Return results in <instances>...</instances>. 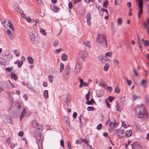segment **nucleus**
Returning <instances> with one entry per match:
<instances>
[{
  "label": "nucleus",
  "mask_w": 149,
  "mask_h": 149,
  "mask_svg": "<svg viewBox=\"0 0 149 149\" xmlns=\"http://www.w3.org/2000/svg\"><path fill=\"white\" fill-rule=\"evenodd\" d=\"M36 32L35 30L33 28H30L28 31V35L30 40L35 43H39L40 38L39 36H36Z\"/></svg>",
  "instance_id": "nucleus-1"
},
{
  "label": "nucleus",
  "mask_w": 149,
  "mask_h": 149,
  "mask_svg": "<svg viewBox=\"0 0 149 149\" xmlns=\"http://www.w3.org/2000/svg\"><path fill=\"white\" fill-rule=\"evenodd\" d=\"M135 113L138 115V117L139 118H141L143 117L144 115L146 113L144 105L141 104L137 107L135 111Z\"/></svg>",
  "instance_id": "nucleus-2"
},
{
  "label": "nucleus",
  "mask_w": 149,
  "mask_h": 149,
  "mask_svg": "<svg viewBox=\"0 0 149 149\" xmlns=\"http://www.w3.org/2000/svg\"><path fill=\"white\" fill-rule=\"evenodd\" d=\"M96 41L98 43L103 44V46H107L106 37L104 34H98L96 38Z\"/></svg>",
  "instance_id": "nucleus-3"
},
{
  "label": "nucleus",
  "mask_w": 149,
  "mask_h": 149,
  "mask_svg": "<svg viewBox=\"0 0 149 149\" xmlns=\"http://www.w3.org/2000/svg\"><path fill=\"white\" fill-rule=\"evenodd\" d=\"M36 137L38 149H43L42 146L41 134L40 133L36 134Z\"/></svg>",
  "instance_id": "nucleus-4"
},
{
  "label": "nucleus",
  "mask_w": 149,
  "mask_h": 149,
  "mask_svg": "<svg viewBox=\"0 0 149 149\" xmlns=\"http://www.w3.org/2000/svg\"><path fill=\"white\" fill-rule=\"evenodd\" d=\"M63 100L65 102V106H68V102L71 100V97L70 95L68 94H65L63 95Z\"/></svg>",
  "instance_id": "nucleus-5"
},
{
  "label": "nucleus",
  "mask_w": 149,
  "mask_h": 149,
  "mask_svg": "<svg viewBox=\"0 0 149 149\" xmlns=\"http://www.w3.org/2000/svg\"><path fill=\"white\" fill-rule=\"evenodd\" d=\"M82 65L81 62L79 61L76 62V64L74 69V71L75 73H78L80 70Z\"/></svg>",
  "instance_id": "nucleus-6"
},
{
  "label": "nucleus",
  "mask_w": 149,
  "mask_h": 149,
  "mask_svg": "<svg viewBox=\"0 0 149 149\" xmlns=\"http://www.w3.org/2000/svg\"><path fill=\"white\" fill-rule=\"evenodd\" d=\"M71 70L69 66H67L65 68L64 71V75L65 78H68L70 75Z\"/></svg>",
  "instance_id": "nucleus-7"
},
{
  "label": "nucleus",
  "mask_w": 149,
  "mask_h": 149,
  "mask_svg": "<svg viewBox=\"0 0 149 149\" xmlns=\"http://www.w3.org/2000/svg\"><path fill=\"white\" fill-rule=\"evenodd\" d=\"M79 54L81 55V59L84 60L85 59L88 57V53L87 51H83L79 52Z\"/></svg>",
  "instance_id": "nucleus-8"
},
{
  "label": "nucleus",
  "mask_w": 149,
  "mask_h": 149,
  "mask_svg": "<svg viewBox=\"0 0 149 149\" xmlns=\"http://www.w3.org/2000/svg\"><path fill=\"white\" fill-rule=\"evenodd\" d=\"M115 131L116 134H118L120 138H122L125 136V131L123 130H115Z\"/></svg>",
  "instance_id": "nucleus-9"
},
{
  "label": "nucleus",
  "mask_w": 149,
  "mask_h": 149,
  "mask_svg": "<svg viewBox=\"0 0 149 149\" xmlns=\"http://www.w3.org/2000/svg\"><path fill=\"white\" fill-rule=\"evenodd\" d=\"M78 80L80 81V84L79 85V87L81 88L83 86H88V83H86L84 82L83 81V79H81V77H78Z\"/></svg>",
  "instance_id": "nucleus-10"
},
{
  "label": "nucleus",
  "mask_w": 149,
  "mask_h": 149,
  "mask_svg": "<svg viewBox=\"0 0 149 149\" xmlns=\"http://www.w3.org/2000/svg\"><path fill=\"white\" fill-rule=\"evenodd\" d=\"M116 120L113 119L112 122H110L109 126L111 127V130H113L116 127Z\"/></svg>",
  "instance_id": "nucleus-11"
},
{
  "label": "nucleus",
  "mask_w": 149,
  "mask_h": 149,
  "mask_svg": "<svg viewBox=\"0 0 149 149\" xmlns=\"http://www.w3.org/2000/svg\"><path fill=\"white\" fill-rule=\"evenodd\" d=\"M131 146L132 149H140L141 147V146L137 142H134Z\"/></svg>",
  "instance_id": "nucleus-12"
},
{
  "label": "nucleus",
  "mask_w": 149,
  "mask_h": 149,
  "mask_svg": "<svg viewBox=\"0 0 149 149\" xmlns=\"http://www.w3.org/2000/svg\"><path fill=\"white\" fill-rule=\"evenodd\" d=\"M87 23L89 26H90L91 24V14L90 13H88L86 16Z\"/></svg>",
  "instance_id": "nucleus-13"
},
{
  "label": "nucleus",
  "mask_w": 149,
  "mask_h": 149,
  "mask_svg": "<svg viewBox=\"0 0 149 149\" xmlns=\"http://www.w3.org/2000/svg\"><path fill=\"white\" fill-rule=\"evenodd\" d=\"M8 24H9L8 25L9 28L11 29L13 32H14L15 30V28L11 22L10 20H8V23L7 24V25H8Z\"/></svg>",
  "instance_id": "nucleus-14"
},
{
  "label": "nucleus",
  "mask_w": 149,
  "mask_h": 149,
  "mask_svg": "<svg viewBox=\"0 0 149 149\" xmlns=\"http://www.w3.org/2000/svg\"><path fill=\"white\" fill-rule=\"evenodd\" d=\"M6 123H9L11 124L12 123V120L11 117L10 116H6L5 117Z\"/></svg>",
  "instance_id": "nucleus-15"
},
{
  "label": "nucleus",
  "mask_w": 149,
  "mask_h": 149,
  "mask_svg": "<svg viewBox=\"0 0 149 149\" xmlns=\"http://www.w3.org/2000/svg\"><path fill=\"white\" fill-rule=\"evenodd\" d=\"M83 44L85 46L87 47H91V44L90 41L87 40L84 41L82 42Z\"/></svg>",
  "instance_id": "nucleus-16"
},
{
  "label": "nucleus",
  "mask_w": 149,
  "mask_h": 149,
  "mask_svg": "<svg viewBox=\"0 0 149 149\" xmlns=\"http://www.w3.org/2000/svg\"><path fill=\"white\" fill-rule=\"evenodd\" d=\"M113 62L114 64L117 67H119V61L117 59H114L113 60Z\"/></svg>",
  "instance_id": "nucleus-17"
},
{
  "label": "nucleus",
  "mask_w": 149,
  "mask_h": 149,
  "mask_svg": "<svg viewBox=\"0 0 149 149\" xmlns=\"http://www.w3.org/2000/svg\"><path fill=\"white\" fill-rule=\"evenodd\" d=\"M43 96L45 99H47L48 97V91L47 90H45L43 93Z\"/></svg>",
  "instance_id": "nucleus-18"
},
{
  "label": "nucleus",
  "mask_w": 149,
  "mask_h": 149,
  "mask_svg": "<svg viewBox=\"0 0 149 149\" xmlns=\"http://www.w3.org/2000/svg\"><path fill=\"white\" fill-rule=\"evenodd\" d=\"M26 113V110L25 108H24L22 112V114L21 115L20 120L21 121L22 118L24 117V115Z\"/></svg>",
  "instance_id": "nucleus-19"
},
{
  "label": "nucleus",
  "mask_w": 149,
  "mask_h": 149,
  "mask_svg": "<svg viewBox=\"0 0 149 149\" xmlns=\"http://www.w3.org/2000/svg\"><path fill=\"white\" fill-rule=\"evenodd\" d=\"M104 56L103 55H100L98 56V58L99 61L102 63H104Z\"/></svg>",
  "instance_id": "nucleus-20"
},
{
  "label": "nucleus",
  "mask_w": 149,
  "mask_h": 149,
  "mask_svg": "<svg viewBox=\"0 0 149 149\" xmlns=\"http://www.w3.org/2000/svg\"><path fill=\"white\" fill-rule=\"evenodd\" d=\"M132 134V131L131 130H127L126 131L125 133V135L127 136H129Z\"/></svg>",
  "instance_id": "nucleus-21"
},
{
  "label": "nucleus",
  "mask_w": 149,
  "mask_h": 149,
  "mask_svg": "<svg viewBox=\"0 0 149 149\" xmlns=\"http://www.w3.org/2000/svg\"><path fill=\"white\" fill-rule=\"evenodd\" d=\"M27 60L30 64H32L33 63L34 60L33 58L31 56H29L27 58Z\"/></svg>",
  "instance_id": "nucleus-22"
},
{
  "label": "nucleus",
  "mask_w": 149,
  "mask_h": 149,
  "mask_svg": "<svg viewBox=\"0 0 149 149\" xmlns=\"http://www.w3.org/2000/svg\"><path fill=\"white\" fill-rule=\"evenodd\" d=\"M146 81L144 79H142L141 83V85L144 87H146L147 85L146 84Z\"/></svg>",
  "instance_id": "nucleus-23"
},
{
  "label": "nucleus",
  "mask_w": 149,
  "mask_h": 149,
  "mask_svg": "<svg viewBox=\"0 0 149 149\" xmlns=\"http://www.w3.org/2000/svg\"><path fill=\"white\" fill-rule=\"evenodd\" d=\"M80 140L82 142H84L86 144H88L90 142V140L89 139L87 140L86 138L84 139H80Z\"/></svg>",
  "instance_id": "nucleus-24"
},
{
  "label": "nucleus",
  "mask_w": 149,
  "mask_h": 149,
  "mask_svg": "<svg viewBox=\"0 0 149 149\" xmlns=\"http://www.w3.org/2000/svg\"><path fill=\"white\" fill-rule=\"evenodd\" d=\"M32 126L33 127H36L38 125V123L35 120H33L32 121Z\"/></svg>",
  "instance_id": "nucleus-25"
},
{
  "label": "nucleus",
  "mask_w": 149,
  "mask_h": 149,
  "mask_svg": "<svg viewBox=\"0 0 149 149\" xmlns=\"http://www.w3.org/2000/svg\"><path fill=\"white\" fill-rule=\"evenodd\" d=\"M109 67V63H106L104 67V70L105 71H107L108 70Z\"/></svg>",
  "instance_id": "nucleus-26"
},
{
  "label": "nucleus",
  "mask_w": 149,
  "mask_h": 149,
  "mask_svg": "<svg viewBox=\"0 0 149 149\" xmlns=\"http://www.w3.org/2000/svg\"><path fill=\"white\" fill-rule=\"evenodd\" d=\"M143 12V8H139V10L138 13V18H140L141 17V15Z\"/></svg>",
  "instance_id": "nucleus-27"
},
{
  "label": "nucleus",
  "mask_w": 149,
  "mask_h": 149,
  "mask_svg": "<svg viewBox=\"0 0 149 149\" xmlns=\"http://www.w3.org/2000/svg\"><path fill=\"white\" fill-rule=\"evenodd\" d=\"M40 31L43 36H45L46 35L47 33L45 31V30L42 28L40 29Z\"/></svg>",
  "instance_id": "nucleus-28"
},
{
  "label": "nucleus",
  "mask_w": 149,
  "mask_h": 149,
  "mask_svg": "<svg viewBox=\"0 0 149 149\" xmlns=\"http://www.w3.org/2000/svg\"><path fill=\"white\" fill-rule=\"evenodd\" d=\"M68 59V56L65 54H63L61 57V59L63 61H66Z\"/></svg>",
  "instance_id": "nucleus-29"
},
{
  "label": "nucleus",
  "mask_w": 149,
  "mask_h": 149,
  "mask_svg": "<svg viewBox=\"0 0 149 149\" xmlns=\"http://www.w3.org/2000/svg\"><path fill=\"white\" fill-rule=\"evenodd\" d=\"M11 77L12 79H14V80L16 81L17 79V76L15 74L13 73H11Z\"/></svg>",
  "instance_id": "nucleus-30"
},
{
  "label": "nucleus",
  "mask_w": 149,
  "mask_h": 149,
  "mask_svg": "<svg viewBox=\"0 0 149 149\" xmlns=\"http://www.w3.org/2000/svg\"><path fill=\"white\" fill-rule=\"evenodd\" d=\"M143 43L145 46H148L149 45V41L148 40H144L143 39H142Z\"/></svg>",
  "instance_id": "nucleus-31"
},
{
  "label": "nucleus",
  "mask_w": 149,
  "mask_h": 149,
  "mask_svg": "<svg viewBox=\"0 0 149 149\" xmlns=\"http://www.w3.org/2000/svg\"><path fill=\"white\" fill-rule=\"evenodd\" d=\"M120 100V102L122 105H125L126 104V101L124 98H121Z\"/></svg>",
  "instance_id": "nucleus-32"
},
{
  "label": "nucleus",
  "mask_w": 149,
  "mask_h": 149,
  "mask_svg": "<svg viewBox=\"0 0 149 149\" xmlns=\"http://www.w3.org/2000/svg\"><path fill=\"white\" fill-rule=\"evenodd\" d=\"M8 20L9 19L7 20L5 19L4 20L3 22H1L2 24L5 27L6 26V24L7 25V24L8 23Z\"/></svg>",
  "instance_id": "nucleus-33"
},
{
  "label": "nucleus",
  "mask_w": 149,
  "mask_h": 149,
  "mask_svg": "<svg viewBox=\"0 0 149 149\" xmlns=\"http://www.w3.org/2000/svg\"><path fill=\"white\" fill-rule=\"evenodd\" d=\"M143 2L142 0H139V8H143Z\"/></svg>",
  "instance_id": "nucleus-34"
},
{
  "label": "nucleus",
  "mask_w": 149,
  "mask_h": 149,
  "mask_svg": "<svg viewBox=\"0 0 149 149\" xmlns=\"http://www.w3.org/2000/svg\"><path fill=\"white\" fill-rule=\"evenodd\" d=\"M15 10L18 13H19L20 11V10L19 8V7L18 4H16L15 6Z\"/></svg>",
  "instance_id": "nucleus-35"
},
{
  "label": "nucleus",
  "mask_w": 149,
  "mask_h": 149,
  "mask_svg": "<svg viewBox=\"0 0 149 149\" xmlns=\"http://www.w3.org/2000/svg\"><path fill=\"white\" fill-rule=\"evenodd\" d=\"M98 86L101 87L105 88L106 86V84L104 82H102L99 83Z\"/></svg>",
  "instance_id": "nucleus-36"
},
{
  "label": "nucleus",
  "mask_w": 149,
  "mask_h": 149,
  "mask_svg": "<svg viewBox=\"0 0 149 149\" xmlns=\"http://www.w3.org/2000/svg\"><path fill=\"white\" fill-rule=\"evenodd\" d=\"M31 90H32L33 92L36 93H39V89L38 88H33Z\"/></svg>",
  "instance_id": "nucleus-37"
},
{
  "label": "nucleus",
  "mask_w": 149,
  "mask_h": 149,
  "mask_svg": "<svg viewBox=\"0 0 149 149\" xmlns=\"http://www.w3.org/2000/svg\"><path fill=\"white\" fill-rule=\"evenodd\" d=\"M64 68L63 64L61 63L60 64V72L61 73L63 70Z\"/></svg>",
  "instance_id": "nucleus-38"
},
{
  "label": "nucleus",
  "mask_w": 149,
  "mask_h": 149,
  "mask_svg": "<svg viewBox=\"0 0 149 149\" xmlns=\"http://www.w3.org/2000/svg\"><path fill=\"white\" fill-rule=\"evenodd\" d=\"M112 53L111 52H109L106 53L105 54V56L107 57L108 56L110 57H111L112 56Z\"/></svg>",
  "instance_id": "nucleus-39"
},
{
  "label": "nucleus",
  "mask_w": 149,
  "mask_h": 149,
  "mask_svg": "<svg viewBox=\"0 0 149 149\" xmlns=\"http://www.w3.org/2000/svg\"><path fill=\"white\" fill-rule=\"evenodd\" d=\"M124 78L126 79L127 82V84L128 86H130L132 84V81L131 80H129L127 78L125 77Z\"/></svg>",
  "instance_id": "nucleus-40"
},
{
  "label": "nucleus",
  "mask_w": 149,
  "mask_h": 149,
  "mask_svg": "<svg viewBox=\"0 0 149 149\" xmlns=\"http://www.w3.org/2000/svg\"><path fill=\"white\" fill-rule=\"evenodd\" d=\"M95 101L93 99H91L90 100L87 101V104L88 105H91L93 103H94Z\"/></svg>",
  "instance_id": "nucleus-41"
},
{
  "label": "nucleus",
  "mask_w": 149,
  "mask_h": 149,
  "mask_svg": "<svg viewBox=\"0 0 149 149\" xmlns=\"http://www.w3.org/2000/svg\"><path fill=\"white\" fill-rule=\"evenodd\" d=\"M52 9L53 10L54 12H58L59 9L58 7H56L55 6H53L52 7Z\"/></svg>",
  "instance_id": "nucleus-42"
},
{
  "label": "nucleus",
  "mask_w": 149,
  "mask_h": 149,
  "mask_svg": "<svg viewBox=\"0 0 149 149\" xmlns=\"http://www.w3.org/2000/svg\"><path fill=\"white\" fill-rule=\"evenodd\" d=\"M117 22L118 24L119 25H120L122 24V20L121 18H119L118 19Z\"/></svg>",
  "instance_id": "nucleus-43"
},
{
  "label": "nucleus",
  "mask_w": 149,
  "mask_h": 149,
  "mask_svg": "<svg viewBox=\"0 0 149 149\" xmlns=\"http://www.w3.org/2000/svg\"><path fill=\"white\" fill-rule=\"evenodd\" d=\"M104 61H108L110 64L111 63V61L107 57L104 56Z\"/></svg>",
  "instance_id": "nucleus-44"
},
{
  "label": "nucleus",
  "mask_w": 149,
  "mask_h": 149,
  "mask_svg": "<svg viewBox=\"0 0 149 149\" xmlns=\"http://www.w3.org/2000/svg\"><path fill=\"white\" fill-rule=\"evenodd\" d=\"M53 76L52 75H49L48 77V79L49 81L51 83H52L53 81Z\"/></svg>",
  "instance_id": "nucleus-45"
},
{
  "label": "nucleus",
  "mask_w": 149,
  "mask_h": 149,
  "mask_svg": "<svg viewBox=\"0 0 149 149\" xmlns=\"http://www.w3.org/2000/svg\"><path fill=\"white\" fill-rule=\"evenodd\" d=\"M90 93L89 91H88V93L86 95L85 97L86 99L87 100H89V96Z\"/></svg>",
  "instance_id": "nucleus-46"
},
{
  "label": "nucleus",
  "mask_w": 149,
  "mask_h": 149,
  "mask_svg": "<svg viewBox=\"0 0 149 149\" xmlns=\"http://www.w3.org/2000/svg\"><path fill=\"white\" fill-rule=\"evenodd\" d=\"M8 36L9 38L11 40H13L14 38V36H13V34H12L11 33L10 34H9Z\"/></svg>",
  "instance_id": "nucleus-47"
},
{
  "label": "nucleus",
  "mask_w": 149,
  "mask_h": 149,
  "mask_svg": "<svg viewBox=\"0 0 149 149\" xmlns=\"http://www.w3.org/2000/svg\"><path fill=\"white\" fill-rule=\"evenodd\" d=\"M95 108L93 107H88L87 108V109L88 111H94L95 110Z\"/></svg>",
  "instance_id": "nucleus-48"
},
{
  "label": "nucleus",
  "mask_w": 149,
  "mask_h": 149,
  "mask_svg": "<svg viewBox=\"0 0 149 149\" xmlns=\"http://www.w3.org/2000/svg\"><path fill=\"white\" fill-rule=\"evenodd\" d=\"M105 102L106 104V106L107 107L110 108L111 107L109 103V102L108 101L107 99H106L105 100Z\"/></svg>",
  "instance_id": "nucleus-49"
},
{
  "label": "nucleus",
  "mask_w": 149,
  "mask_h": 149,
  "mask_svg": "<svg viewBox=\"0 0 149 149\" xmlns=\"http://www.w3.org/2000/svg\"><path fill=\"white\" fill-rule=\"evenodd\" d=\"M108 4V1L107 0L105 1L104 2L103 4V6L106 8H107V6Z\"/></svg>",
  "instance_id": "nucleus-50"
},
{
  "label": "nucleus",
  "mask_w": 149,
  "mask_h": 149,
  "mask_svg": "<svg viewBox=\"0 0 149 149\" xmlns=\"http://www.w3.org/2000/svg\"><path fill=\"white\" fill-rule=\"evenodd\" d=\"M64 120L65 123H68V125H70V123H68L69 120L68 118L66 116L64 117Z\"/></svg>",
  "instance_id": "nucleus-51"
},
{
  "label": "nucleus",
  "mask_w": 149,
  "mask_h": 149,
  "mask_svg": "<svg viewBox=\"0 0 149 149\" xmlns=\"http://www.w3.org/2000/svg\"><path fill=\"white\" fill-rule=\"evenodd\" d=\"M120 88H119L117 87L115 88V92L116 93H118L120 92Z\"/></svg>",
  "instance_id": "nucleus-52"
},
{
  "label": "nucleus",
  "mask_w": 149,
  "mask_h": 149,
  "mask_svg": "<svg viewBox=\"0 0 149 149\" xmlns=\"http://www.w3.org/2000/svg\"><path fill=\"white\" fill-rule=\"evenodd\" d=\"M23 62L22 61H18V67L20 68L22 65L23 64Z\"/></svg>",
  "instance_id": "nucleus-53"
},
{
  "label": "nucleus",
  "mask_w": 149,
  "mask_h": 149,
  "mask_svg": "<svg viewBox=\"0 0 149 149\" xmlns=\"http://www.w3.org/2000/svg\"><path fill=\"white\" fill-rule=\"evenodd\" d=\"M25 19L28 22H30L31 21V19L29 17H26Z\"/></svg>",
  "instance_id": "nucleus-54"
},
{
  "label": "nucleus",
  "mask_w": 149,
  "mask_h": 149,
  "mask_svg": "<svg viewBox=\"0 0 149 149\" xmlns=\"http://www.w3.org/2000/svg\"><path fill=\"white\" fill-rule=\"evenodd\" d=\"M102 125L101 123L99 124L97 126V129L98 130H100L102 128Z\"/></svg>",
  "instance_id": "nucleus-55"
},
{
  "label": "nucleus",
  "mask_w": 149,
  "mask_h": 149,
  "mask_svg": "<svg viewBox=\"0 0 149 149\" xmlns=\"http://www.w3.org/2000/svg\"><path fill=\"white\" fill-rule=\"evenodd\" d=\"M14 52H15V55L17 56L18 57L19 56L20 54V53H19V52H18V50H14Z\"/></svg>",
  "instance_id": "nucleus-56"
},
{
  "label": "nucleus",
  "mask_w": 149,
  "mask_h": 149,
  "mask_svg": "<svg viewBox=\"0 0 149 149\" xmlns=\"http://www.w3.org/2000/svg\"><path fill=\"white\" fill-rule=\"evenodd\" d=\"M58 40H56L53 44V45L55 47H56V46L58 45Z\"/></svg>",
  "instance_id": "nucleus-57"
},
{
  "label": "nucleus",
  "mask_w": 149,
  "mask_h": 149,
  "mask_svg": "<svg viewBox=\"0 0 149 149\" xmlns=\"http://www.w3.org/2000/svg\"><path fill=\"white\" fill-rule=\"evenodd\" d=\"M114 99V97H111V96H109V100L110 102H111Z\"/></svg>",
  "instance_id": "nucleus-58"
},
{
  "label": "nucleus",
  "mask_w": 149,
  "mask_h": 149,
  "mask_svg": "<svg viewBox=\"0 0 149 149\" xmlns=\"http://www.w3.org/2000/svg\"><path fill=\"white\" fill-rule=\"evenodd\" d=\"M41 22V21L38 20V19H37L36 21V24H35V25H37L39 24V23H40Z\"/></svg>",
  "instance_id": "nucleus-59"
},
{
  "label": "nucleus",
  "mask_w": 149,
  "mask_h": 149,
  "mask_svg": "<svg viewBox=\"0 0 149 149\" xmlns=\"http://www.w3.org/2000/svg\"><path fill=\"white\" fill-rule=\"evenodd\" d=\"M68 6L70 9H71L72 8V5L71 2H69L68 3Z\"/></svg>",
  "instance_id": "nucleus-60"
},
{
  "label": "nucleus",
  "mask_w": 149,
  "mask_h": 149,
  "mask_svg": "<svg viewBox=\"0 0 149 149\" xmlns=\"http://www.w3.org/2000/svg\"><path fill=\"white\" fill-rule=\"evenodd\" d=\"M60 145L63 147H64V142L63 140H61L60 141Z\"/></svg>",
  "instance_id": "nucleus-61"
},
{
  "label": "nucleus",
  "mask_w": 149,
  "mask_h": 149,
  "mask_svg": "<svg viewBox=\"0 0 149 149\" xmlns=\"http://www.w3.org/2000/svg\"><path fill=\"white\" fill-rule=\"evenodd\" d=\"M23 97L24 99L25 100L27 101L28 100V97L27 95L24 94L23 95Z\"/></svg>",
  "instance_id": "nucleus-62"
},
{
  "label": "nucleus",
  "mask_w": 149,
  "mask_h": 149,
  "mask_svg": "<svg viewBox=\"0 0 149 149\" xmlns=\"http://www.w3.org/2000/svg\"><path fill=\"white\" fill-rule=\"evenodd\" d=\"M132 97L133 98V100H135L136 98L139 97H138L136 95H133Z\"/></svg>",
  "instance_id": "nucleus-63"
},
{
  "label": "nucleus",
  "mask_w": 149,
  "mask_h": 149,
  "mask_svg": "<svg viewBox=\"0 0 149 149\" xmlns=\"http://www.w3.org/2000/svg\"><path fill=\"white\" fill-rule=\"evenodd\" d=\"M7 36L12 33L11 31L9 29H8L7 30Z\"/></svg>",
  "instance_id": "nucleus-64"
}]
</instances>
